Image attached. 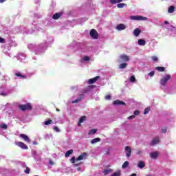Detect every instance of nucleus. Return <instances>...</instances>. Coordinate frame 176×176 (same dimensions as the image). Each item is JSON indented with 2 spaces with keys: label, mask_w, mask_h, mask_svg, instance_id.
<instances>
[{
  "label": "nucleus",
  "mask_w": 176,
  "mask_h": 176,
  "mask_svg": "<svg viewBox=\"0 0 176 176\" xmlns=\"http://www.w3.org/2000/svg\"><path fill=\"white\" fill-rule=\"evenodd\" d=\"M170 79H171V75L170 74H166L165 76L161 78L160 81L161 86H167V82H168Z\"/></svg>",
  "instance_id": "nucleus-1"
},
{
  "label": "nucleus",
  "mask_w": 176,
  "mask_h": 176,
  "mask_svg": "<svg viewBox=\"0 0 176 176\" xmlns=\"http://www.w3.org/2000/svg\"><path fill=\"white\" fill-rule=\"evenodd\" d=\"M19 109H21V111H31V109H32V105H31V104L30 103H27L25 104H21L19 106Z\"/></svg>",
  "instance_id": "nucleus-2"
},
{
  "label": "nucleus",
  "mask_w": 176,
  "mask_h": 176,
  "mask_svg": "<svg viewBox=\"0 0 176 176\" xmlns=\"http://www.w3.org/2000/svg\"><path fill=\"white\" fill-rule=\"evenodd\" d=\"M131 20H138V21H146L148 18L142 16L141 15H131L130 16Z\"/></svg>",
  "instance_id": "nucleus-3"
},
{
  "label": "nucleus",
  "mask_w": 176,
  "mask_h": 176,
  "mask_svg": "<svg viewBox=\"0 0 176 176\" xmlns=\"http://www.w3.org/2000/svg\"><path fill=\"white\" fill-rule=\"evenodd\" d=\"M89 34L93 39H98V32L95 29H91Z\"/></svg>",
  "instance_id": "nucleus-4"
},
{
  "label": "nucleus",
  "mask_w": 176,
  "mask_h": 176,
  "mask_svg": "<svg viewBox=\"0 0 176 176\" xmlns=\"http://www.w3.org/2000/svg\"><path fill=\"white\" fill-rule=\"evenodd\" d=\"M15 145H16L17 146H19V148H21V149H25L27 150L28 149V146H26L24 142H15Z\"/></svg>",
  "instance_id": "nucleus-5"
},
{
  "label": "nucleus",
  "mask_w": 176,
  "mask_h": 176,
  "mask_svg": "<svg viewBox=\"0 0 176 176\" xmlns=\"http://www.w3.org/2000/svg\"><path fill=\"white\" fill-rule=\"evenodd\" d=\"M160 142V138H159V136H156L152 140L151 142L150 143V145H151V146H153L155 145H157V144H159Z\"/></svg>",
  "instance_id": "nucleus-6"
},
{
  "label": "nucleus",
  "mask_w": 176,
  "mask_h": 176,
  "mask_svg": "<svg viewBox=\"0 0 176 176\" xmlns=\"http://www.w3.org/2000/svg\"><path fill=\"white\" fill-rule=\"evenodd\" d=\"M19 137L22 140H25V142H27L28 144H30V142H31V140H30V138L27 135H25L24 133L20 134Z\"/></svg>",
  "instance_id": "nucleus-7"
},
{
  "label": "nucleus",
  "mask_w": 176,
  "mask_h": 176,
  "mask_svg": "<svg viewBox=\"0 0 176 176\" xmlns=\"http://www.w3.org/2000/svg\"><path fill=\"white\" fill-rule=\"evenodd\" d=\"M120 59L122 61H124V63H127V61H130V58L129 57V56L126 55V54H122L120 56Z\"/></svg>",
  "instance_id": "nucleus-8"
},
{
  "label": "nucleus",
  "mask_w": 176,
  "mask_h": 176,
  "mask_svg": "<svg viewBox=\"0 0 176 176\" xmlns=\"http://www.w3.org/2000/svg\"><path fill=\"white\" fill-rule=\"evenodd\" d=\"M125 153L126 157H130V156H131V147L126 146L125 147Z\"/></svg>",
  "instance_id": "nucleus-9"
},
{
  "label": "nucleus",
  "mask_w": 176,
  "mask_h": 176,
  "mask_svg": "<svg viewBox=\"0 0 176 176\" xmlns=\"http://www.w3.org/2000/svg\"><path fill=\"white\" fill-rule=\"evenodd\" d=\"M83 98H85V95L84 94H80L79 98L73 100L72 102V104H77V102H79L82 101V100H83Z\"/></svg>",
  "instance_id": "nucleus-10"
},
{
  "label": "nucleus",
  "mask_w": 176,
  "mask_h": 176,
  "mask_svg": "<svg viewBox=\"0 0 176 176\" xmlns=\"http://www.w3.org/2000/svg\"><path fill=\"white\" fill-rule=\"evenodd\" d=\"M100 78L99 76H96L95 78H90L88 80V83L89 85H93V83H96V82H97V80H98Z\"/></svg>",
  "instance_id": "nucleus-11"
},
{
  "label": "nucleus",
  "mask_w": 176,
  "mask_h": 176,
  "mask_svg": "<svg viewBox=\"0 0 176 176\" xmlns=\"http://www.w3.org/2000/svg\"><path fill=\"white\" fill-rule=\"evenodd\" d=\"M159 157V152L155 151V152H152L150 153V157L151 159L156 160Z\"/></svg>",
  "instance_id": "nucleus-12"
},
{
  "label": "nucleus",
  "mask_w": 176,
  "mask_h": 176,
  "mask_svg": "<svg viewBox=\"0 0 176 176\" xmlns=\"http://www.w3.org/2000/svg\"><path fill=\"white\" fill-rule=\"evenodd\" d=\"M116 30L123 31V30H126V25L123 23H120L116 26Z\"/></svg>",
  "instance_id": "nucleus-13"
},
{
  "label": "nucleus",
  "mask_w": 176,
  "mask_h": 176,
  "mask_svg": "<svg viewBox=\"0 0 176 176\" xmlns=\"http://www.w3.org/2000/svg\"><path fill=\"white\" fill-rule=\"evenodd\" d=\"M62 16H63V12L55 13L53 15L52 19L54 20H58V19H60Z\"/></svg>",
  "instance_id": "nucleus-14"
},
{
  "label": "nucleus",
  "mask_w": 176,
  "mask_h": 176,
  "mask_svg": "<svg viewBox=\"0 0 176 176\" xmlns=\"http://www.w3.org/2000/svg\"><path fill=\"white\" fill-rule=\"evenodd\" d=\"M87 156V153H83L80 156H78V158L76 159V162H79L80 160H83V159H85V157H86Z\"/></svg>",
  "instance_id": "nucleus-15"
},
{
  "label": "nucleus",
  "mask_w": 176,
  "mask_h": 176,
  "mask_svg": "<svg viewBox=\"0 0 176 176\" xmlns=\"http://www.w3.org/2000/svg\"><path fill=\"white\" fill-rule=\"evenodd\" d=\"M113 105H126V102H122V101H120V100H114V101L113 102Z\"/></svg>",
  "instance_id": "nucleus-16"
},
{
  "label": "nucleus",
  "mask_w": 176,
  "mask_h": 176,
  "mask_svg": "<svg viewBox=\"0 0 176 176\" xmlns=\"http://www.w3.org/2000/svg\"><path fill=\"white\" fill-rule=\"evenodd\" d=\"M140 34H141V30H140L139 28H136L134 30L133 34L135 35V36H140Z\"/></svg>",
  "instance_id": "nucleus-17"
},
{
  "label": "nucleus",
  "mask_w": 176,
  "mask_h": 176,
  "mask_svg": "<svg viewBox=\"0 0 176 176\" xmlns=\"http://www.w3.org/2000/svg\"><path fill=\"white\" fill-rule=\"evenodd\" d=\"M138 43L140 46H145V45H146V41L144 39H139Z\"/></svg>",
  "instance_id": "nucleus-18"
},
{
  "label": "nucleus",
  "mask_w": 176,
  "mask_h": 176,
  "mask_svg": "<svg viewBox=\"0 0 176 176\" xmlns=\"http://www.w3.org/2000/svg\"><path fill=\"white\" fill-rule=\"evenodd\" d=\"M138 167L139 168H144V167H145V162L144 161H139Z\"/></svg>",
  "instance_id": "nucleus-19"
},
{
  "label": "nucleus",
  "mask_w": 176,
  "mask_h": 176,
  "mask_svg": "<svg viewBox=\"0 0 176 176\" xmlns=\"http://www.w3.org/2000/svg\"><path fill=\"white\" fill-rule=\"evenodd\" d=\"M85 120H86V116H82L80 117L78 123V126H81V123H83V122H85Z\"/></svg>",
  "instance_id": "nucleus-20"
},
{
  "label": "nucleus",
  "mask_w": 176,
  "mask_h": 176,
  "mask_svg": "<svg viewBox=\"0 0 176 176\" xmlns=\"http://www.w3.org/2000/svg\"><path fill=\"white\" fill-rule=\"evenodd\" d=\"M155 69H157V71H159L160 72H164L166 71V67L158 66L155 67Z\"/></svg>",
  "instance_id": "nucleus-21"
},
{
  "label": "nucleus",
  "mask_w": 176,
  "mask_h": 176,
  "mask_svg": "<svg viewBox=\"0 0 176 176\" xmlns=\"http://www.w3.org/2000/svg\"><path fill=\"white\" fill-rule=\"evenodd\" d=\"M15 76H18L19 78H21L22 79H25V78H27V76H25V75L21 74V73H20V72L15 73Z\"/></svg>",
  "instance_id": "nucleus-22"
},
{
  "label": "nucleus",
  "mask_w": 176,
  "mask_h": 176,
  "mask_svg": "<svg viewBox=\"0 0 176 176\" xmlns=\"http://www.w3.org/2000/svg\"><path fill=\"white\" fill-rule=\"evenodd\" d=\"M110 2L113 5H116V3H120V2H123V0H110Z\"/></svg>",
  "instance_id": "nucleus-23"
},
{
  "label": "nucleus",
  "mask_w": 176,
  "mask_h": 176,
  "mask_svg": "<svg viewBox=\"0 0 176 176\" xmlns=\"http://www.w3.org/2000/svg\"><path fill=\"white\" fill-rule=\"evenodd\" d=\"M124 6H127V4L124 3H120L117 5V8H118V9H122V8H124Z\"/></svg>",
  "instance_id": "nucleus-24"
},
{
  "label": "nucleus",
  "mask_w": 176,
  "mask_h": 176,
  "mask_svg": "<svg viewBox=\"0 0 176 176\" xmlns=\"http://www.w3.org/2000/svg\"><path fill=\"white\" fill-rule=\"evenodd\" d=\"M72 153H74V150H69V151H67L66 152L65 156V157H69V156L70 155H72Z\"/></svg>",
  "instance_id": "nucleus-25"
},
{
  "label": "nucleus",
  "mask_w": 176,
  "mask_h": 176,
  "mask_svg": "<svg viewBox=\"0 0 176 176\" xmlns=\"http://www.w3.org/2000/svg\"><path fill=\"white\" fill-rule=\"evenodd\" d=\"M126 67H127V63H121L119 65V69H124V68H126Z\"/></svg>",
  "instance_id": "nucleus-26"
},
{
  "label": "nucleus",
  "mask_w": 176,
  "mask_h": 176,
  "mask_svg": "<svg viewBox=\"0 0 176 176\" xmlns=\"http://www.w3.org/2000/svg\"><path fill=\"white\" fill-rule=\"evenodd\" d=\"M110 173H112V169H111V168L105 169L103 171V173L104 174V175H108V174H109Z\"/></svg>",
  "instance_id": "nucleus-27"
},
{
  "label": "nucleus",
  "mask_w": 176,
  "mask_h": 176,
  "mask_svg": "<svg viewBox=\"0 0 176 176\" xmlns=\"http://www.w3.org/2000/svg\"><path fill=\"white\" fill-rule=\"evenodd\" d=\"M101 141V139L100 138H94L91 140V144H96V142H100Z\"/></svg>",
  "instance_id": "nucleus-28"
},
{
  "label": "nucleus",
  "mask_w": 176,
  "mask_h": 176,
  "mask_svg": "<svg viewBox=\"0 0 176 176\" xmlns=\"http://www.w3.org/2000/svg\"><path fill=\"white\" fill-rule=\"evenodd\" d=\"M174 10H175V7L170 6V7H169L168 12V13H174Z\"/></svg>",
  "instance_id": "nucleus-29"
},
{
  "label": "nucleus",
  "mask_w": 176,
  "mask_h": 176,
  "mask_svg": "<svg viewBox=\"0 0 176 176\" xmlns=\"http://www.w3.org/2000/svg\"><path fill=\"white\" fill-rule=\"evenodd\" d=\"M96 133H97V129H91L89 131V135H91L94 134H96Z\"/></svg>",
  "instance_id": "nucleus-30"
},
{
  "label": "nucleus",
  "mask_w": 176,
  "mask_h": 176,
  "mask_svg": "<svg viewBox=\"0 0 176 176\" xmlns=\"http://www.w3.org/2000/svg\"><path fill=\"white\" fill-rule=\"evenodd\" d=\"M52 122H53V121L52 120H48L44 122V124L45 126H49V124H52Z\"/></svg>",
  "instance_id": "nucleus-31"
},
{
  "label": "nucleus",
  "mask_w": 176,
  "mask_h": 176,
  "mask_svg": "<svg viewBox=\"0 0 176 176\" xmlns=\"http://www.w3.org/2000/svg\"><path fill=\"white\" fill-rule=\"evenodd\" d=\"M120 175H122L120 170H118L117 172L113 173L111 176H120Z\"/></svg>",
  "instance_id": "nucleus-32"
},
{
  "label": "nucleus",
  "mask_w": 176,
  "mask_h": 176,
  "mask_svg": "<svg viewBox=\"0 0 176 176\" xmlns=\"http://www.w3.org/2000/svg\"><path fill=\"white\" fill-rule=\"evenodd\" d=\"M129 162L128 161H126L122 166V168H126L127 167H129Z\"/></svg>",
  "instance_id": "nucleus-33"
},
{
  "label": "nucleus",
  "mask_w": 176,
  "mask_h": 176,
  "mask_svg": "<svg viewBox=\"0 0 176 176\" xmlns=\"http://www.w3.org/2000/svg\"><path fill=\"white\" fill-rule=\"evenodd\" d=\"M1 129H3V130L8 129V125L6 124H5V123H3L1 125Z\"/></svg>",
  "instance_id": "nucleus-34"
},
{
  "label": "nucleus",
  "mask_w": 176,
  "mask_h": 176,
  "mask_svg": "<svg viewBox=\"0 0 176 176\" xmlns=\"http://www.w3.org/2000/svg\"><path fill=\"white\" fill-rule=\"evenodd\" d=\"M162 133L164 134H166V133H167V127L164 126L162 128Z\"/></svg>",
  "instance_id": "nucleus-35"
},
{
  "label": "nucleus",
  "mask_w": 176,
  "mask_h": 176,
  "mask_svg": "<svg viewBox=\"0 0 176 176\" xmlns=\"http://www.w3.org/2000/svg\"><path fill=\"white\" fill-rule=\"evenodd\" d=\"M130 82H132L133 83L135 82V76H131L130 78Z\"/></svg>",
  "instance_id": "nucleus-36"
},
{
  "label": "nucleus",
  "mask_w": 176,
  "mask_h": 176,
  "mask_svg": "<svg viewBox=\"0 0 176 176\" xmlns=\"http://www.w3.org/2000/svg\"><path fill=\"white\" fill-rule=\"evenodd\" d=\"M151 109V108L149 107H146L145 109H144V115H146L148 113V112H149V110Z\"/></svg>",
  "instance_id": "nucleus-37"
},
{
  "label": "nucleus",
  "mask_w": 176,
  "mask_h": 176,
  "mask_svg": "<svg viewBox=\"0 0 176 176\" xmlns=\"http://www.w3.org/2000/svg\"><path fill=\"white\" fill-rule=\"evenodd\" d=\"M30 171H31V169L28 166L26 167V169L25 170V174H30Z\"/></svg>",
  "instance_id": "nucleus-38"
},
{
  "label": "nucleus",
  "mask_w": 176,
  "mask_h": 176,
  "mask_svg": "<svg viewBox=\"0 0 176 176\" xmlns=\"http://www.w3.org/2000/svg\"><path fill=\"white\" fill-rule=\"evenodd\" d=\"M84 61H90V58L87 56H84L83 58Z\"/></svg>",
  "instance_id": "nucleus-39"
},
{
  "label": "nucleus",
  "mask_w": 176,
  "mask_h": 176,
  "mask_svg": "<svg viewBox=\"0 0 176 176\" xmlns=\"http://www.w3.org/2000/svg\"><path fill=\"white\" fill-rule=\"evenodd\" d=\"M151 58H152L153 61H155V62H156V61H157V60H159V58L155 56H152Z\"/></svg>",
  "instance_id": "nucleus-40"
},
{
  "label": "nucleus",
  "mask_w": 176,
  "mask_h": 176,
  "mask_svg": "<svg viewBox=\"0 0 176 176\" xmlns=\"http://www.w3.org/2000/svg\"><path fill=\"white\" fill-rule=\"evenodd\" d=\"M76 160V159L75 158V157H72L71 159H70V162L71 163H73V164L75 163V161Z\"/></svg>",
  "instance_id": "nucleus-41"
},
{
  "label": "nucleus",
  "mask_w": 176,
  "mask_h": 176,
  "mask_svg": "<svg viewBox=\"0 0 176 176\" xmlns=\"http://www.w3.org/2000/svg\"><path fill=\"white\" fill-rule=\"evenodd\" d=\"M133 115H135V116H137L140 115V110H135L134 111V114Z\"/></svg>",
  "instance_id": "nucleus-42"
},
{
  "label": "nucleus",
  "mask_w": 176,
  "mask_h": 176,
  "mask_svg": "<svg viewBox=\"0 0 176 176\" xmlns=\"http://www.w3.org/2000/svg\"><path fill=\"white\" fill-rule=\"evenodd\" d=\"M54 130L55 131H56L57 133H60V129H59L58 127L56 126H54Z\"/></svg>",
  "instance_id": "nucleus-43"
},
{
  "label": "nucleus",
  "mask_w": 176,
  "mask_h": 176,
  "mask_svg": "<svg viewBox=\"0 0 176 176\" xmlns=\"http://www.w3.org/2000/svg\"><path fill=\"white\" fill-rule=\"evenodd\" d=\"M6 41L5 38L0 37V43H5Z\"/></svg>",
  "instance_id": "nucleus-44"
},
{
  "label": "nucleus",
  "mask_w": 176,
  "mask_h": 176,
  "mask_svg": "<svg viewBox=\"0 0 176 176\" xmlns=\"http://www.w3.org/2000/svg\"><path fill=\"white\" fill-rule=\"evenodd\" d=\"M134 118H135V115H133V116L128 117V119L129 120H131L134 119Z\"/></svg>",
  "instance_id": "nucleus-45"
},
{
  "label": "nucleus",
  "mask_w": 176,
  "mask_h": 176,
  "mask_svg": "<svg viewBox=\"0 0 176 176\" xmlns=\"http://www.w3.org/2000/svg\"><path fill=\"white\" fill-rule=\"evenodd\" d=\"M149 76H153L155 75V72L152 71L148 74Z\"/></svg>",
  "instance_id": "nucleus-46"
},
{
  "label": "nucleus",
  "mask_w": 176,
  "mask_h": 176,
  "mask_svg": "<svg viewBox=\"0 0 176 176\" xmlns=\"http://www.w3.org/2000/svg\"><path fill=\"white\" fill-rule=\"evenodd\" d=\"M105 100H111V95H107L105 96Z\"/></svg>",
  "instance_id": "nucleus-47"
},
{
  "label": "nucleus",
  "mask_w": 176,
  "mask_h": 176,
  "mask_svg": "<svg viewBox=\"0 0 176 176\" xmlns=\"http://www.w3.org/2000/svg\"><path fill=\"white\" fill-rule=\"evenodd\" d=\"M136 153H137V155H141V153H142V151H138Z\"/></svg>",
  "instance_id": "nucleus-48"
},
{
  "label": "nucleus",
  "mask_w": 176,
  "mask_h": 176,
  "mask_svg": "<svg viewBox=\"0 0 176 176\" xmlns=\"http://www.w3.org/2000/svg\"><path fill=\"white\" fill-rule=\"evenodd\" d=\"M5 1H6V0H0V3H3Z\"/></svg>",
  "instance_id": "nucleus-49"
},
{
  "label": "nucleus",
  "mask_w": 176,
  "mask_h": 176,
  "mask_svg": "<svg viewBox=\"0 0 176 176\" xmlns=\"http://www.w3.org/2000/svg\"><path fill=\"white\" fill-rule=\"evenodd\" d=\"M130 176H137V174L135 173H133L132 175H131Z\"/></svg>",
  "instance_id": "nucleus-50"
},
{
  "label": "nucleus",
  "mask_w": 176,
  "mask_h": 176,
  "mask_svg": "<svg viewBox=\"0 0 176 176\" xmlns=\"http://www.w3.org/2000/svg\"><path fill=\"white\" fill-rule=\"evenodd\" d=\"M164 24H168V21H164Z\"/></svg>",
  "instance_id": "nucleus-51"
},
{
  "label": "nucleus",
  "mask_w": 176,
  "mask_h": 176,
  "mask_svg": "<svg viewBox=\"0 0 176 176\" xmlns=\"http://www.w3.org/2000/svg\"><path fill=\"white\" fill-rule=\"evenodd\" d=\"M87 91V90L84 89V90L82 91V93H86Z\"/></svg>",
  "instance_id": "nucleus-52"
},
{
  "label": "nucleus",
  "mask_w": 176,
  "mask_h": 176,
  "mask_svg": "<svg viewBox=\"0 0 176 176\" xmlns=\"http://www.w3.org/2000/svg\"><path fill=\"white\" fill-rule=\"evenodd\" d=\"M1 96H6V94H5V93H1Z\"/></svg>",
  "instance_id": "nucleus-53"
},
{
  "label": "nucleus",
  "mask_w": 176,
  "mask_h": 176,
  "mask_svg": "<svg viewBox=\"0 0 176 176\" xmlns=\"http://www.w3.org/2000/svg\"><path fill=\"white\" fill-rule=\"evenodd\" d=\"M77 171H80V168H78Z\"/></svg>",
  "instance_id": "nucleus-54"
},
{
  "label": "nucleus",
  "mask_w": 176,
  "mask_h": 176,
  "mask_svg": "<svg viewBox=\"0 0 176 176\" xmlns=\"http://www.w3.org/2000/svg\"><path fill=\"white\" fill-rule=\"evenodd\" d=\"M50 164H53L52 161H50Z\"/></svg>",
  "instance_id": "nucleus-55"
},
{
  "label": "nucleus",
  "mask_w": 176,
  "mask_h": 176,
  "mask_svg": "<svg viewBox=\"0 0 176 176\" xmlns=\"http://www.w3.org/2000/svg\"><path fill=\"white\" fill-rule=\"evenodd\" d=\"M57 112H60V109H56Z\"/></svg>",
  "instance_id": "nucleus-56"
},
{
  "label": "nucleus",
  "mask_w": 176,
  "mask_h": 176,
  "mask_svg": "<svg viewBox=\"0 0 176 176\" xmlns=\"http://www.w3.org/2000/svg\"><path fill=\"white\" fill-rule=\"evenodd\" d=\"M34 144L36 145V142H34Z\"/></svg>",
  "instance_id": "nucleus-57"
}]
</instances>
